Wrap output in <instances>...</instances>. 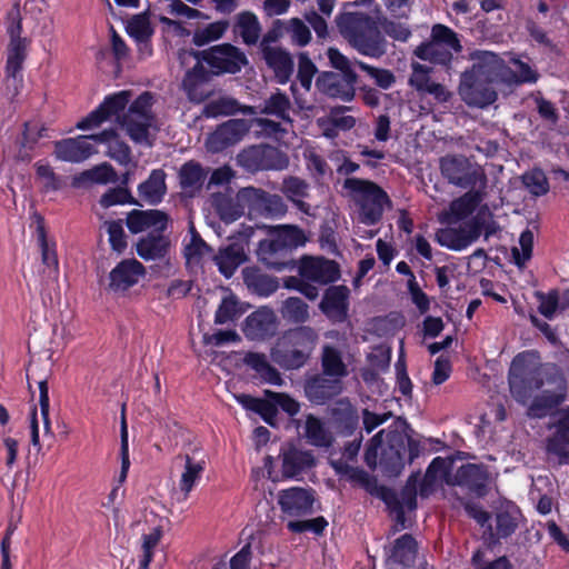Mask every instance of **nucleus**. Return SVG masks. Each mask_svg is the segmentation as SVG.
<instances>
[{
	"instance_id": "1",
	"label": "nucleus",
	"mask_w": 569,
	"mask_h": 569,
	"mask_svg": "<svg viewBox=\"0 0 569 569\" xmlns=\"http://www.w3.org/2000/svg\"><path fill=\"white\" fill-rule=\"evenodd\" d=\"M130 99L131 92L128 90L107 97L99 108L80 120L76 127L81 130L93 129L114 116L133 142L150 147L152 142L149 130L153 126L152 94L143 92L124 111Z\"/></svg>"
},
{
	"instance_id": "2",
	"label": "nucleus",
	"mask_w": 569,
	"mask_h": 569,
	"mask_svg": "<svg viewBox=\"0 0 569 569\" xmlns=\"http://www.w3.org/2000/svg\"><path fill=\"white\" fill-rule=\"evenodd\" d=\"M410 431L409 425L401 418L390 427L386 442L382 440L385 430L379 431L366 449L367 466L371 469L380 466L387 476H398L405 467L406 458L411 462L420 453L419 442L412 439Z\"/></svg>"
},
{
	"instance_id": "3",
	"label": "nucleus",
	"mask_w": 569,
	"mask_h": 569,
	"mask_svg": "<svg viewBox=\"0 0 569 569\" xmlns=\"http://www.w3.org/2000/svg\"><path fill=\"white\" fill-rule=\"evenodd\" d=\"M508 379L512 397L523 405L545 382L556 389H567L561 369L553 363H540L533 352L520 353L512 360Z\"/></svg>"
},
{
	"instance_id": "4",
	"label": "nucleus",
	"mask_w": 569,
	"mask_h": 569,
	"mask_svg": "<svg viewBox=\"0 0 569 569\" xmlns=\"http://www.w3.org/2000/svg\"><path fill=\"white\" fill-rule=\"evenodd\" d=\"M462 506L467 515L481 527L482 539L491 548L510 538L522 520L520 509L511 501L500 502L491 512L470 501H462Z\"/></svg>"
},
{
	"instance_id": "5",
	"label": "nucleus",
	"mask_w": 569,
	"mask_h": 569,
	"mask_svg": "<svg viewBox=\"0 0 569 569\" xmlns=\"http://www.w3.org/2000/svg\"><path fill=\"white\" fill-rule=\"evenodd\" d=\"M342 38L360 54L379 59L387 53L388 42L372 17L362 12H346L337 18Z\"/></svg>"
},
{
	"instance_id": "6",
	"label": "nucleus",
	"mask_w": 569,
	"mask_h": 569,
	"mask_svg": "<svg viewBox=\"0 0 569 569\" xmlns=\"http://www.w3.org/2000/svg\"><path fill=\"white\" fill-rule=\"evenodd\" d=\"M318 341V332L309 326L289 329L277 339L271 359L284 370H298L309 362Z\"/></svg>"
},
{
	"instance_id": "7",
	"label": "nucleus",
	"mask_w": 569,
	"mask_h": 569,
	"mask_svg": "<svg viewBox=\"0 0 569 569\" xmlns=\"http://www.w3.org/2000/svg\"><path fill=\"white\" fill-rule=\"evenodd\" d=\"M307 241L302 229L292 224L273 228L270 237L259 242L257 256L259 261L277 271L293 266L290 253Z\"/></svg>"
},
{
	"instance_id": "8",
	"label": "nucleus",
	"mask_w": 569,
	"mask_h": 569,
	"mask_svg": "<svg viewBox=\"0 0 569 569\" xmlns=\"http://www.w3.org/2000/svg\"><path fill=\"white\" fill-rule=\"evenodd\" d=\"M331 66L339 72L327 71L318 76L316 87L328 97L339 98L346 102L356 96L358 74L352 69V62L336 48H329L327 52Z\"/></svg>"
},
{
	"instance_id": "9",
	"label": "nucleus",
	"mask_w": 569,
	"mask_h": 569,
	"mask_svg": "<svg viewBox=\"0 0 569 569\" xmlns=\"http://www.w3.org/2000/svg\"><path fill=\"white\" fill-rule=\"evenodd\" d=\"M343 188L359 206V219L367 226L377 223L382 217L385 206L390 203L386 191L370 180L347 178Z\"/></svg>"
},
{
	"instance_id": "10",
	"label": "nucleus",
	"mask_w": 569,
	"mask_h": 569,
	"mask_svg": "<svg viewBox=\"0 0 569 569\" xmlns=\"http://www.w3.org/2000/svg\"><path fill=\"white\" fill-rule=\"evenodd\" d=\"M7 32L10 41L7 48L6 79L14 89L22 82V66L27 58L28 39L21 37L22 18L19 6L16 4L8 13Z\"/></svg>"
},
{
	"instance_id": "11",
	"label": "nucleus",
	"mask_w": 569,
	"mask_h": 569,
	"mask_svg": "<svg viewBox=\"0 0 569 569\" xmlns=\"http://www.w3.org/2000/svg\"><path fill=\"white\" fill-rule=\"evenodd\" d=\"M442 177L462 189L487 187L488 178L481 166L462 154H447L439 160Z\"/></svg>"
},
{
	"instance_id": "12",
	"label": "nucleus",
	"mask_w": 569,
	"mask_h": 569,
	"mask_svg": "<svg viewBox=\"0 0 569 569\" xmlns=\"http://www.w3.org/2000/svg\"><path fill=\"white\" fill-rule=\"evenodd\" d=\"M419 475H411L406 486L400 492L380 486L378 488V497L385 501L391 515H393L396 526L393 532L406 528L405 510H413L417 507V486L419 483Z\"/></svg>"
},
{
	"instance_id": "13",
	"label": "nucleus",
	"mask_w": 569,
	"mask_h": 569,
	"mask_svg": "<svg viewBox=\"0 0 569 569\" xmlns=\"http://www.w3.org/2000/svg\"><path fill=\"white\" fill-rule=\"evenodd\" d=\"M238 162L250 172L262 170H284L289 166V158L279 149L268 146H252L242 150Z\"/></svg>"
},
{
	"instance_id": "14",
	"label": "nucleus",
	"mask_w": 569,
	"mask_h": 569,
	"mask_svg": "<svg viewBox=\"0 0 569 569\" xmlns=\"http://www.w3.org/2000/svg\"><path fill=\"white\" fill-rule=\"evenodd\" d=\"M202 59L210 66L213 74L239 72L249 61L244 52L231 43L213 46L202 50Z\"/></svg>"
},
{
	"instance_id": "15",
	"label": "nucleus",
	"mask_w": 569,
	"mask_h": 569,
	"mask_svg": "<svg viewBox=\"0 0 569 569\" xmlns=\"http://www.w3.org/2000/svg\"><path fill=\"white\" fill-rule=\"evenodd\" d=\"M493 82L468 70L461 74L459 94L471 107L485 108L497 100Z\"/></svg>"
},
{
	"instance_id": "16",
	"label": "nucleus",
	"mask_w": 569,
	"mask_h": 569,
	"mask_svg": "<svg viewBox=\"0 0 569 569\" xmlns=\"http://www.w3.org/2000/svg\"><path fill=\"white\" fill-rule=\"evenodd\" d=\"M315 492L311 489L292 487L278 493V503L286 518H300L313 512Z\"/></svg>"
},
{
	"instance_id": "17",
	"label": "nucleus",
	"mask_w": 569,
	"mask_h": 569,
	"mask_svg": "<svg viewBox=\"0 0 569 569\" xmlns=\"http://www.w3.org/2000/svg\"><path fill=\"white\" fill-rule=\"evenodd\" d=\"M249 130L250 126L244 119L228 120L207 138V149L213 153L221 152L240 142Z\"/></svg>"
},
{
	"instance_id": "18",
	"label": "nucleus",
	"mask_w": 569,
	"mask_h": 569,
	"mask_svg": "<svg viewBox=\"0 0 569 569\" xmlns=\"http://www.w3.org/2000/svg\"><path fill=\"white\" fill-rule=\"evenodd\" d=\"M342 381L325 372L306 376L303 390L306 397L316 405H323L341 393Z\"/></svg>"
},
{
	"instance_id": "19",
	"label": "nucleus",
	"mask_w": 569,
	"mask_h": 569,
	"mask_svg": "<svg viewBox=\"0 0 569 569\" xmlns=\"http://www.w3.org/2000/svg\"><path fill=\"white\" fill-rule=\"evenodd\" d=\"M299 276L310 282L328 284L340 277L338 264L323 257H303L298 267Z\"/></svg>"
},
{
	"instance_id": "20",
	"label": "nucleus",
	"mask_w": 569,
	"mask_h": 569,
	"mask_svg": "<svg viewBox=\"0 0 569 569\" xmlns=\"http://www.w3.org/2000/svg\"><path fill=\"white\" fill-rule=\"evenodd\" d=\"M481 229L482 224L479 219L473 218L458 228L438 230L436 239L442 247L452 250H462L480 237Z\"/></svg>"
},
{
	"instance_id": "21",
	"label": "nucleus",
	"mask_w": 569,
	"mask_h": 569,
	"mask_svg": "<svg viewBox=\"0 0 569 569\" xmlns=\"http://www.w3.org/2000/svg\"><path fill=\"white\" fill-rule=\"evenodd\" d=\"M489 472L482 465L467 463L457 469L452 476L447 477V485L466 488L478 497L487 493Z\"/></svg>"
},
{
	"instance_id": "22",
	"label": "nucleus",
	"mask_w": 569,
	"mask_h": 569,
	"mask_svg": "<svg viewBox=\"0 0 569 569\" xmlns=\"http://www.w3.org/2000/svg\"><path fill=\"white\" fill-rule=\"evenodd\" d=\"M144 266L136 259H124L109 273L108 290L113 293H123L144 276Z\"/></svg>"
},
{
	"instance_id": "23",
	"label": "nucleus",
	"mask_w": 569,
	"mask_h": 569,
	"mask_svg": "<svg viewBox=\"0 0 569 569\" xmlns=\"http://www.w3.org/2000/svg\"><path fill=\"white\" fill-rule=\"evenodd\" d=\"M212 74L202 62L186 71L181 86L191 102L200 103L211 96L209 82Z\"/></svg>"
},
{
	"instance_id": "24",
	"label": "nucleus",
	"mask_w": 569,
	"mask_h": 569,
	"mask_svg": "<svg viewBox=\"0 0 569 569\" xmlns=\"http://www.w3.org/2000/svg\"><path fill=\"white\" fill-rule=\"evenodd\" d=\"M349 289L346 286L329 287L319 303V309L333 323H341L348 319Z\"/></svg>"
},
{
	"instance_id": "25",
	"label": "nucleus",
	"mask_w": 569,
	"mask_h": 569,
	"mask_svg": "<svg viewBox=\"0 0 569 569\" xmlns=\"http://www.w3.org/2000/svg\"><path fill=\"white\" fill-rule=\"evenodd\" d=\"M473 66L470 71L493 83L505 84L508 64L491 51H476L471 54Z\"/></svg>"
},
{
	"instance_id": "26",
	"label": "nucleus",
	"mask_w": 569,
	"mask_h": 569,
	"mask_svg": "<svg viewBox=\"0 0 569 569\" xmlns=\"http://www.w3.org/2000/svg\"><path fill=\"white\" fill-rule=\"evenodd\" d=\"M170 217L168 213L157 209H133L126 218L127 227L133 234L149 229H153L156 232H163L167 229Z\"/></svg>"
},
{
	"instance_id": "27",
	"label": "nucleus",
	"mask_w": 569,
	"mask_h": 569,
	"mask_svg": "<svg viewBox=\"0 0 569 569\" xmlns=\"http://www.w3.org/2000/svg\"><path fill=\"white\" fill-rule=\"evenodd\" d=\"M90 134L78 136L54 142V156L57 159L66 162L79 163L87 160L97 150L89 142Z\"/></svg>"
},
{
	"instance_id": "28",
	"label": "nucleus",
	"mask_w": 569,
	"mask_h": 569,
	"mask_svg": "<svg viewBox=\"0 0 569 569\" xmlns=\"http://www.w3.org/2000/svg\"><path fill=\"white\" fill-rule=\"evenodd\" d=\"M280 458L282 476L286 478L297 477L316 465L315 456L310 450L300 449L292 443H286L281 447Z\"/></svg>"
},
{
	"instance_id": "29",
	"label": "nucleus",
	"mask_w": 569,
	"mask_h": 569,
	"mask_svg": "<svg viewBox=\"0 0 569 569\" xmlns=\"http://www.w3.org/2000/svg\"><path fill=\"white\" fill-rule=\"evenodd\" d=\"M277 329L274 312L269 308H260L247 317L243 332L251 340H264L274 336Z\"/></svg>"
},
{
	"instance_id": "30",
	"label": "nucleus",
	"mask_w": 569,
	"mask_h": 569,
	"mask_svg": "<svg viewBox=\"0 0 569 569\" xmlns=\"http://www.w3.org/2000/svg\"><path fill=\"white\" fill-rule=\"evenodd\" d=\"M411 68L412 73L408 82L412 88L419 92L433 96L438 101L446 102L449 100L450 93L446 88L431 80L430 72L432 71V68L418 62H413Z\"/></svg>"
},
{
	"instance_id": "31",
	"label": "nucleus",
	"mask_w": 569,
	"mask_h": 569,
	"mask_svg": "<svg viewBox=\"0 0 569 569\" xmlns=\"http://www.w3.org/2000/svg\"><path fill=\"white\" fill-rule=\"evenodd\" d=\"M212 260L222 276L231 278L236 270L248 260V256L241 243L232 242L220 247L212 256Z\"/></svg>"
},
{
	"instance_id": "32",
	"label": "nucleus",
	"mask_w": 569,
	"mask_h": 569,
	"mask_svg": "<svg viewBox=\"0 0 569 569\" xmlns=\"http://www.w3.org/2000/svg\"><path fill=\"white\" fill-rule=\"evenodd\" d=\"M487 187L468 189L461 197L451 201L449 212L447 213L448 222H457L468 218L476 208L486 199Z\"/></svg>"
},
{
	"instance_id": "33",
	"label": "nucleus",
	"mask_w": 569,
	"mask_h": 569,
	"mask_svg": "<svg viewBox=\"0 0 569 569\" xmlns=\"http://www.w3.org/2000/svg\"><path fill=\"white\" fill-rule=\"evenodd\" d=\"M281 193L303 213L310 212V204L306 199L310 196V184L297 176H286L279 188Z\"/></svg>"
},
{
	"instance_id": "34",
	"label": "nucleus",
	"mask_w": 569,
	"mask_h": 569,
	"mask_svg": "<svg viewBox=\"0 0 569 569\" xmlns=\"http://www.w3.org/2000/svg\"><path fill=\"white\" fill-rule=\"evenodd\" d=\"M266 64L274 72V77L280 83L289 81L293 73V59L283 48H268L260 52Z\"/></svg>"
},
{
	"instance_id": "35",
	"label": "nucleus",
	"mask_w": 569,
	"mask_h": 569,
	"mask_svg": "<svg viewBox=\"0 0 569 569\" xmlns=\"http://www.w3.org/2000/svg\"><path fill=\"white\" fill-rule=\"evenodd\" d=\"M241 273L249 291L258 296L268 297L279 288L278 279L264 273L258 267H246L242 269Z\"/></svg>"
},
{
	"instance_id": "36",
	"label": "nucleus",
	"mask_w": 569,
	"mask_h": 569,
	"mask_svg": "<svg viewBox=\"0 0 569 569\" xmlns=\"http://www.w3.org/2000/svg\"><path fill=\"white\" fill-rule=\"evenodd\" d=\"M176 460L183 461V471L179 480V491L182 495V499L187 500L204 470L206 461L203 459H196L188 453L177 456Z\"/></svg>"
},
{
	"instance_id": "37",
	"label": "nucleus",
	"mask_w": 569,
	"mask_h": 569,
	"mask_svg": "<svg viewBox=\"0 0 569 569\" xmlns=\"http://www.w3.org/2000/svg\"><path fill=\"white\" fill-rule=\"evenodd\" d=\"M238 112L254 116L258 113V110L256 107L242 106L230 96H220L211 99L203 108V114L207 117L232 116Z\"/></svg>"
},
{
	"instance_id": "38",
	"label": "nucleus",
	"mask_w": 569,
	"mask_h": 569,
	"mask_svg": "<svg viewBox=\"0 0 569 569\" xmlns=\"http://www.w3.org/2000/svg\"><path fill=\"white\" fill-rule=\"evenodd\" d=\"M166 172L162 169H154L148 179L138 186L139 198L150 204L160 203L167 193Z\"/></svg>"
},
{
	"instance_id": "39",
	"label": "nucleus",
	"mask_w": 569,
	"mask_h": 569,
	"mask_svg": "<svg viewBox=\"0 0 569 569\" xmlns=\"http://www.w3.org/2000/svg\"><path fill=\"white\" fill-rule=\"evenodd\" d=\"M330 415L340 433L351 435L359 425L357 409L348 399L336 401L330 408Z\"/></svg>"
},
{
	"instance_id": "40",
	"label": "nucleus",
	"mask_w": 569,
	"mask_h": 569,
	"mask_svg": "<svg viewBox=\"0 0 569 569\" xmlns=\"http://www.w3.org/2000/svg\"><path fill=\"white\" fill-rule=\"evenodd\" d=\"M90 138L94 142L106 143L108 146L107 156L118 163L126 166L131 161L130 147L124 141L120 140L114 130H103L100 133L90 134Z\"/></svg>"
},
{
	"instance_id": "41",
	"label": "nucleus",
	"mask_w": 569,
	"mask_h": 569,
	"mask_svg": "<svg viewBox=\"0 0 569 569\" xmlns=\"http://www.w3.org/2000/svg\"><path fill=\"white\" fill-rule=\"evenodd\" d=\"M233 33L239 36L247 46L258 44L261 37V24L254 13L242 11L234 17Z\"/></svg>"
},
{
	"instance_id": "42",
	"label": "nucleus",
	"mask_w": 569,
	"mask_h": 569,
	"mask_svg": "<svg viewBox=\"0 0 569 569\" xmlns=\"http://www.w3.org/2000/svg\"><path fill=\"white\" fill-rule=\"evenodd\" d=\"M256 108L258 113L271 116L280 121L292 123V118L290 117V111L292 109L290 98L280 90L271 93L259 107Z\"/></svg>"
},
{
	"instance_id": "43",
	"label": "nucleus",
	"mask_w": 569,
	"mask_h": 569,
	"mask_svg": "<svg viewBox=\"0 0 569 569\" xmlns=\"http://www.w3.org/2000/svg\"><path fill=\"white\" fill-rule=\"evenodd\" d=\"M170 248V239L162 232L149 233L137 242V253L144 260L162 259Z\"/></svg>"
},
{
	"instance_id": "44",
	"label": "nucleus",
	"mask_w": 569,
	"mask_h": 569,
	"mask_svg": "<svg viewBox=\"0 0 569 569\" xmlns=\"http://www.w3.org/2000/svg\"><path fill=\"white\" fill-rule=\"evenodd\" d=\"M330 466L340 477H346L350 481L359 483L371 493L378 496V488H380V486H378L376 480L365 470L347 463L345 459H330Z\"/></svg>"
},
{
	"instance_id": "45",
	"label": "nucleus",
	"mask_w": 569,
	"mask_h": 569,
	"mask_svg": "<svg viewBox=\"0 0 569 569\" xmlns=\"http://www.w3.org/2000/svg\"><path fill=\"white\" fill-rule=\"evenodd\" d=\"M206 177L207 171L199 162L193 160L182 164L179 170V181L181 189L189 196H193L202 188Z\"/></svg>"
},
{
	"instance_id": "46",
	"label": "nucleus",
	"mask_w": 569,
	"mask_h": 569,
	"mask_svg": "<svg viewBox=\"0 0 569 569\" xmlns=\"http://www.w3.org/2000/svg\"><path fill=\"white\" fill-rule=\"evenodd\" d=\"M303 437L308 443L315 447L328 448L333 442L332 433L326 428L325 423L316 416L309 413L303 421Z\"/></svg>"
},
{
	"instance_id": "47",
	"label": "nucleus",
	"mask_w": 569,
	"mask_h": 569,
	"mask_svg": "<svg viewBox=\"0 0 569 569\" xmlns=\"http://www.w3.org/2000/svg\"><path fill=\"white\" fill-rule=\"evenodd\" d=\"M418 555V545L415 538L405 533L396 539L390 551V558L393 562L402 567H412Z\"/></svg>"
},
{
	"instance_id": "48",
	"label": "nucleus",
	"mask_w": 569,
	"mask_h": 569,
	"mask_svg": "<svg viewBox=\"0 0 569 569\" xmlns=\"http://www.w3.org/2000/svg\"><path fill=\"white\" fill-rule=\"evenodd\" d=\"M566 398V389L545 390L540 396L533 398L528 408V416L532 418H542L547 412L560 405Z\"/></svg>"
},
{
	"instance_id": "49",
	"label": "nucleus",
	"mask_w": 569,
	"mask_h": 569,
	"mask_svg": "<svg viewBox=\"0 0 569 569\" xmlns=\"http://www.w3.org/2000/svg\"><path fill=\"white\" fill-rule=\"evenodd\" d=\"M510 62L513 68L510 66L507 67L505 78L506 86L515 87L523 83H536L538 81L539 73L532 66L517 58H512Z\"/></svg>"
},
{
	"instance_id": "50",
	"label": "nucleus",
	"mask_w": 569,
	"mask_h": 569,
	"mask_svg": "<svg viewBox=\"0 0 569 569\" xmlns=\"http://www.w3.org/2000/svg\"><path fill=\"white\" fill-rule=\"evenodd\" d=\"M415 56L433 64L448 66L452 60V51L430 37L428 42H422L415 49Z\"/></svg>"
},
{
	"instance_id": "51",
	"label": "nucleus",
	"mask_w": 569,
	"mask_h": 569,
	"mask_svg": "<svg viewBox=\"0 0 569 569\" xmlns=\"http://www.w3.org/2000/svg\"><path fill=\"white\" fill-rule=\"evenodd\" d=\"M182 253L186 267L192 272H198L202 269L204 259L212 254V248L203 239L184 240Z\"/></svg>"
},
{
	"instance_id": "52",
	"label": "nucleus",
	"mask_w": 569,
	"mask_h": 569,
	"mask_svg": "<svg viewBox=\"0 0 569 569\" xmlns=\"http://www.w3.org/2000/svg\"><path fill=\"white\" fill-rule=\"evenodd\" d=\"M321 368L322 372L338 378L340 381L348 376V368L342 360L341 351L331 345H326L322 348Z\"/></svg>"
},
{
	"instance_id": "53",
	"label": "nucleus",
	"mask_w": 569,
	"mask_h": 569,
	"mask_svg": "<svg viewBox=\"0 0 569 569\" xmlns=\"http://www.w3.org/2000/svg\"><path fill=\"white\" fill-rule=\"evenodd\" d=\"M243 362L252 368L256 372H258L260 377L272 385L282 383V378L279 371L269 363L266 355L259 352H248L243 358Z\"/></svg>"
},
{
	"instance_id": "54",
	"label": "nucleus",
	"mask_w": 569,
	"mask_h": 569,
	"mask_svg": "<svg viewBox=\"0 0 569 569\" xmlns=\"http://www.w3.org/2000/svg\"><path fill=\"white\" fill-rule=\"evenodd\" d=\"M212 207L220 219L227 223L237 220L243 213V208L238 200L227 193H214L212 196Z\"/></svg>"
},
{
	"instance_id": "55",
	"label": "nucleus",
	"mask_w": 569,
	"mask_h": 569,
	"mask_svg": "<svg viewBox=\"0 0 569 569\" xmlns=\"http://www.w3.org/2000/svg\"><path fill=\"white\" fill-rule=\"evenodd\" d=\"M547 453L549 459L558 466L569 463V436L556 430L547 439Z\"/></svg>"
},
{
	"instance_id": "56",
	"label": "nucleus",
	"mask_w": 569,
	"mask_h": 569,
	"mask_svg": "<svg viewBox=\"0 0 569 569\" xmlns=\"http://www.w3.org/2000/svg\"><path fill=\"white\" fill-rule=\"evenodd\" d=\"M281 316L291 323H305L310 319L309 306L299 297H289L282 302Z\"/></svg>"
},
{
	"instance_id": "57",
	"label": "nucleus",
	"mask_w": 569,
	"mask_h": 569,
	"mask_svg": "<svg viewBox=\"0 0 569 569\" xmlns=\"http://www.w3.org/2000/svg\"><path fill=\"white\" fill-rule=\"evenodd\" d=\"M241 194L254 197L262 201L264 210L271 216H283L287 212V206L279 194H270L261 189L247 188Z\"/></svg>"
},
{
	"instance_id": "58",
	"label": "nucleus",
	"mask_w": 569,
	"mask_h": 569,
	"mask_svg": "<svg viewBox=\"0 0 569 569\" xmlns=\"http://www.w3.org/2000/svg\"><path fill=\"white\" fill-rule=\"evenodd\" d=\"M276 24H283V32L297 46L303 47L311 40L309 27L299 18H292L288 21L276 20Z\"/></svg>"
},
{
	"instance_id": "59",
	"label": "nucleus",
	"mask_w": 569,
	"mask_h": 569,
	"mask_svg": "<svg viewBox=\"0 0 569 569\" xmlns=\"http://www.w3.org/2000/svg\"><path fill=\"white\" fill-rule=\"evenodd\" d=\"M38 241L41 249L42 263L49 269L50 273L58 274L59 262L56 252V244L47 239L43 224L37 227Z\"/></svg>"
},
{
	"instance_id": "60",
	"label": "nucleus",
	"mask_w": 569,
	"mask_h": 569,
	"mask_svg": "<svg viewBox=\"0 0 569 569\" xmlns=\"http://www.w3.org/2000/svg\"><path fill=\"white\" fill-rule=\"evenodd\" d=\"M229 27L228 21H216L204 28H199L193 33L192 41L196 46L202 47L220 39Z\"/></svg>"
},
{
	"instance_id": "61",
	"label": "nucleus",
	"mask_w": 569,
	"mask_h": 569,
	"mask_svg": "<svg viewBox=\"0 0 569 569\" xmlns=\"http://www.w3.org/2000/svg\"><path fill=\"white\" fill-rule=\"evenodd\" d=\"M521 181L525 188L535 197L543 196L549 190L548 179L539 169L523 173Z\"/></svg>"
},
{
	"instance_id": "62",
	"label": "nucleus",
	"mask_w": 569,
	"mask_h": 569,
	"mask_svg": "<svg viewBox=\"0 0 569 569\" xmlns=\"http://www.w3.org/2000/svg\"><path fill=\"white\" fill-rule=\"evenodd\" d=\"M430 37L433 38V40L441 43L442 46H445L446 48H449V50L452 51V53H458L462 50V46L460 43L458 34L452 29L445 24H435L431 29Z\"/></svg>"
},
{
	"instance_id": "63",
	"label": "nucleus",
	"mask_w": 569,
	"mask_h": 569,
	"mask_svg": "<svg viewBox=\"0 0 569 569\" xmlns=\"http://www.w3.org/2000/svg\"><path fill=\"white\" fill-rule=\"evenodd\" d=\"M356 64L372 78L375 83L383 90L390 89L396 82L395 74L388 69L377 68L363 61H356Z\"/></svg>"
},
{
	"instance_id": "64",
	"label": "nucleus",
	"mask_w": 569,
	"mask_h": 569,
	"mask_svg": "<svg viewBox=\"0 0 569 569\" xmlns=\"http://www.w3.org/2000/svg\"><path fill=\"white\" fill-rule=\"evenodd\" d=\"M103 227L108 233L111 248L121 253L127 248V236L122 220H107L103 222Z\"/></svg>"
}]
</instances>
